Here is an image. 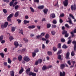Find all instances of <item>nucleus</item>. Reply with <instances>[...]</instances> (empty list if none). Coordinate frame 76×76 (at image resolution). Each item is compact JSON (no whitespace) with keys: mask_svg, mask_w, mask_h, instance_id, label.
I'll return each instance as SVG.
<instances>
[{"mask_svg":"<svg viewBox=\"0 0 76 76\" xmlns=\"http://www.w3.org/2000/svg\"><path fill=\"white\" fill-rule=\"evenodd\" d=\"M29 76H36V74L32 72H30L28 73Z\"/></svg>","mask_w":76,"mask_h":76,"instance_id":"6e6552de","label":"nucleus"},{"mask_svg":"<svg viewBox=\"0 0 76 76\" xmlns=\"http://www.w3.org/2000/svg\"><path fill=\"white\" fill-rule=\"evenodd\" d=\"M69 55H70V52H68L66 53V59H68L69 58Z\"/></svg>","mask_w":76,"mask_h":76,"instance_id":"f8f14e48","label":"nucleus"},{"mask_svg":"<svg viewBox=\"0 0 76 76\" xmlns=\"http://www.w3.org/2000/svg\"><path fill=\"white\" fill-rule=\"evenodd\" d=\"M50 17L52 18H54L56 17L55 14H51L50 15Z\"/></svg>","mask_w":76,"mask_h":76,"instance_id":"9b49d317","label":"nucleus"},{"mask_svg":"<svg viewBox=\"0 0 76 76\" xmlns=\"http://www.w3.org/2000/svg\"><path fill=\"white\" fill-rule=\"evenodd\" d=\"M19 8V6L18 5H16L15 7V10H17V9H18Z\"/></svg>","mask_w":76,"mask_h":76,"instance_id":"864d4df0","label":"nucleus"},{"mask_svg":"<svg viewBox=\"0 0 76 76\" xmlns=\"http://www.w3.org/2000/svg\"><path fill=\"white\" fill-rule=\"evenodd\" d=\"M12 1H11L10 3V6L12 7L13 5V3H14V1H16L17 0H12Z\"/></svg>","mask_w":76,"mask_h":76,"instance_id":"1a4fd4ad","label":"nucleus"},{"mask_svg":"<svg viewBox=\"0 0 76 76\" xmlns=\"http://www.w3.org/2000/svg\"><path fill=\"white\" fill-rule=\"evenodd\" d=\"M53 24H56L57 23L56 20H53Z\"/></svg>","mask_w":76,"mask_h":76,"instance_id":"bf43d9fd","label":"nucleus"},{"mask_svg":"<svg viewBox=\"0 0 76 76\" xmlns=\"http://www.w3.org/2000/svg\"><path fill=\"white\" fill-rule=\"evenodd\" d=\"M9 39L10 41H12V40H13V39H14V38H13V37L12 36H10L9 37Z\"/></svg>","mask_w":76,"mask_h":76,"instance_id":"7c9ffc66","label":"nucleus"},{"mask_svg":"<svg viewBox=\"0 0 76 76\" xmlns=\"http://www.w3.org/2000/svg\"><path fill=\"white\" fill-rule=\"evenodd\" d=\"M48 66H46V65H44L42 67V70L45 71L46 69H47Z\"/></svg>","mask_w":76,"mask_h":76,"instance_id":"2eb2a0df","label":"nucleus"},{"mask_svg":"<svg viewBox=\"0 0 76 76\" xmlns=\"http://www.w3.org/2000/svg\"><path fill=\"white\" fill-rule=\"evenodd\" d=\"M23 60L24 61H26L28 62L30 60V59L29 58V57L28 56H25L23 58Z\"/></svg>","mask_w":76,"mask_h":76,"instance_id":"20e7f679","label":"nucleus"},{"mask_svg":"<svg viewBox=\"0 0 76 76\" xmlns=\"http://www.w3.org/2000/svg\"><path fill=\"white\" fill-rule=\"evenodd\" d=\"M23 40L24 41H25V42L26 43V42H28V40L26 39V38H24L23 39Z\"/></svg>","mask_w":76,"mask_h":76,"instance_id":"f704fd0d","label":"nucleus"},{"mask_svg":"<svg viewBox=\"0 0 76 76\" xmlns=\"http://www.w3.org/2000/svg\"><path fill=\"white\" fill-rule=\"evenodd\" d=\"M68 19L69 21H67L66 22H69V24H73V23H72L70 18L69 17H68Z\"/></svg>","mask_w":76,"mask_h":76,"instance_id":"9d476101","label":"nucleus"},{"mask_svg":"<svg viewBox=\"0 0 76 76\" xmlns=\"http://www.w3.org/2000/svg\"><path fill=\"white\" fill-rule=\"evenodd\" d=\"M4 25L5 28H6V27L8 25H9V23H8V22H5Z\"/></svg>","mask_w":76,"mask_h":76,"instance_id":"4be33fe9","label":"nucleus"},{"mask_svg":"<svg viewBox=\"0 0 76 76\" xmlns=\"http://www.w3.org/2000/svg\"><path fill=\"white\" fill-rule=\"evenodd\" d=\"M2 10L4 14H6V13H7V10L6 9H4L3 10Z\"/></svg>","mask_w":76,"mask_h":76,"instance_id":"b1692460","label":"nucleus"},{"mask_svg":"<svg viewBox=\"0 0 76 76\" xmlns=\"http://www.w3.org/2000/svg\"><path fill=\"white\" fill-rule=\"evenodd\" d=\"M69 16L71 17L72 19H74V20L75 19V17L73 16V15H72V14H69Z\"/></svg>","mask_w":76,"mask_h":76,"instance_id":"c03bdc74","label":"nucleus"},{"mask_svg":"<svg viewBox=\"0 0 76 76\" xmlns=\"http://www.w3.org/2000/svg\"><path fill=\"white\" fill-rule=\"evenodd\" d=\"M64 14L62 13L60 15V17H64Z\"/></svg>","mask_w":76,"mask_h":76,"instance_id":"680f3d73","label":"nucleus"},{"mask_svg":"<svg viewBox=\"0 0 76 76\" xmlns=\"http://www.w3.org/2000/svg\"><path fill=\"white\" fill-rule=\"evenodd\" d=\"M61 58V55H58V59H60L61 61H62V60H63V58Z\"/></svg>","mask_w":76,"mask_h":76,"instance_id":"6ab92c4d","label":"nucleus"},{"mask_svg":"<svg viewBox=\"0 0 76 76\" xmlns=\"http://www.w3.org/2000/svg\"><path fill=\"white\" fill-rule=\"evenodd\" d=\"M59 22L60 23H62L63 22V21L62 19L60 18L59 20Z\"/></svg>","mask_w":76,"mask_h":76,"instance_id":"052dcab7","label":"nucleus"},{"mask_svg":"<svg viewBox=\"0 0 76 76\" xmlns=\"http://www.w3.org/2000/svg\"><path fill=\"white\" fill-rule=\"evenodd\" d=\"M61 43H59L58 45V48H61Z\"/></svg>","mask_w":76,"mask_h":76,"instance_id":"6e6d98bb","label":"nucleus"},{"mask_svg":"<svg viewBox=\"0 0 76 76\" xmlns=\"http://www.w3.org/2000/svg\"><path fill=\"white\" fill-rule=\"evenodd\" d=\"M43 12H44V14H46V15H47L48 14V9H47V8H45L44 10H43Z\"/></svg>","mask_w":76,"mask_h":76,"instance_id":"423d86ee","label":"nucleus"},{"mask_svg":"<svg viewBox=\"0 0 76 76\" xmlns=\"http://www.w3.org/2000/svg\"><path fill=\"white\" fill-rule=\"evenodd\" d=\"M21 69H20L19 71V74H21V73H22V72L23 71V68L21 67Z\"/></svg>","mask_w":76,"mask_h":76,"instance_id":"5701e85b","label":"nucleus"},{"mask_svg":"<svg viewBox=\"0 0 76 76\" xmlns=\"http://www.w3.org/2000/svg\"><path fill=\"white\" fill-rule=\"evenodd\" d=\"M4 2H6V3H9V0H3Z\"/></svg>","mask_w":76,"mask_h":76,"instance_id":"13d9d810","label":"nucleus"},{"mask_svg":"<svg viewBox=\"0 0 76 76\" xmlns=\"http://www.w3.org/2000/svg\"><path fill=\"white\" fill-rule=\"evenodd\" d=\"M13 17V14H11L7 18V20L9 22H12L11 18Z\"/></svg>","mask_w":76,"mask_h":76,"instance_id":"f03ea898","label":"nucleus"},{"mask_svg":"<svg viewBox=\"0 0 76 76\" xmlns=\"http://www.w3.org/2000/svg\"><path fill=\"white\" fill-rule=\"evenodd\" d=\"M45 33H42L41 34V36H44V35H45Z\"/></svg>","mask_w":76,"mask_h":76,"instance_id":"774afa93","label":"nucleus"},{"mask_svg":"<svg viewBox=\"0 0 76 76\" xmlns=\"http://www.w3.org/2000/svg\"><path fill=\"white\" fill-rule=\"evenodd\" d=\"M47 28H50L51 27V24H47Z\"/></svg>","mask_w":76,"mask_h":76,"instance_id":"8fccbe9b","label":"nucleus"},{"mask_svg":"<svg viewBox=\"0 0 76 76\" xmlns=\"http://www.w3.org/2000/svg\"><path fill=\"white\" fill-rule=\"evenodd\" d=\"M71 8L72 10H76V5L75 4H74V5H71Z\"/></svg>","mask_w":76,"mask_h":76,"instance_id":"0eeeda50","label":"nucleus"},{"mask_svg":"<svg viewBox=\"0 0 76 76\" xmlns=\"http://www.w3.org/2000/svg\"><path fill=\"white\" fill-rule=\"evenodd\" d=\"M72 63L73 65V67H74V65L75 64V61H72Z\"/></svg>","mask_w":76,"mask_h":76,"instance_id":"4d7b16f0","label":"nucleus"},{"mask_svg":"<svg viewBox=\"0 0 76 76\" xmlns=\"http://www.w3.org/2000/svg\"><path fill=\"white\" fill-rule=\"evenodd\" d=\"M66 33L65 35V37H67L69 36V33H67V31H66Z\"/></svg>","mask_w":76,"mask_h":76,"instance_id":"c85d7f7f","label":"nucleus"},{"mask_svg":"<svg viewBox=\"0 0 76 76\" xmlns=\"http://www.w3.org/2000/svg\"><path fill=\"white\" fill-rule=\"evenodd\" d=\"M61 42H65V39H64V38L61 39Z\"/></svg>","mask_w":76,"mask_h":76,"instance_id":"79ce46f5","label":"nucleus"},{"mask_svg":"<svg viewBox=\"0 0 76 76\" xmlns=\"http://www.w3.org/2000/svg\"><path fill=\"white\" fill-rule=\"evenodd\" d=\"M71 42H72V40H69H69L67 42V44L68 45L69 44H70V43H71Z\"/></svg>","mask_w":76,"mask_h":76,"instance_id":"e2e57ef3","label":"nucleus"},{"mask_svg":"<svg viewBox=\"0 0 76 76\" xmlns=\"http://www.w3.org/2000/svg\"><path fill=\"white\" fill-rule=\"evenodd\" d=\"M19 12H17L14 15L15 17H18L19 16Z\"/></svg>","mask_w":76,"mask_h":76,"instance_id":"aec40b11","label":"nucleus"},{"mask_svg":"<svg viewBox=\"0 0 76 76\" xmlns=\"http://www.w3.org/2000/svg\"><path fill=\"white\" fill-rule=\"evenodd\" d=\"M32 56L33 57H35V56H36V53H35V52H33L32 53Z\"/></svg>","mask_w":76,"mask_h":76,"instance_id":"e433bc0d","label":"nucleus"},{"mask_svg":"<svg viewBox=\"0 0 76 76\" xmlns=\"http://www.w3.org/2000/svg\"><path fill=\"white\" fill-rule=\"evenodd\" d=\"M67 64H68L69 65H71V62H70V61H67Z\"/></svg>","mask_w":76,"mask_h":76,"instance_id":"49530a36","label":"nucleus"},{"mask_svg":"<svg viewBox=\"0 0 76 76\" xmlns=\"http://www.w3.org/2000/svg\"><path fill=\"white\" fill-rule=\"evenodd\" d=\"M26 50V49L25 48L23 49L22 50V52L23 53V52H25V50Z\"/></svg>","mask_w":76,"mask_h":76,"instance_id":"69168bd1","label":"nucleus"},{"mask_svg":"<svg viewBox=\"0 0 76 76\" xmlns=\"http://www.w3.org/2000/svg\"><path fill=\"white\" fill-rule=\"evenodd\" d=\"M10 76H15V73L13 71H10Z\"/></svg>","mask_w":76,"mask_h":76,"instance_id":"dca6fc26","label":"nucleus"},{"mask_svg":"<svg viewBox=\"0 0 76 76\" xmlns=\"http://www.w3.org/2000/svg\"><path fill=\"white\" fill-rule=\"evenodd\" d=\"M42 59H39V63H40V64H41L42 62Z\"/></svg>","mask_w":76,"mask_h":76,"instance_id":"09e8293b","label":"nucleus"},{"mask_svg":"<svg viewBox=\"0 0 76 76\" xmlns=\"http://www.w3.org/2000/svg\"><path fill=\"white\" fill-rule=\"evenodd\" d=\"M3 39V36L2 35L1 36H0V41H1Z\"/></svg>","mask_w":76,"mask_h":76,"instance_id":"a19ab883","label":"nucleus"},{"mask_svg":"<svg viewBox=\"0 0 76 76\" xmlns=\"http://www.w3.org/2000/svg\"><path fill=\"white\" fill-rule=\"evenodd\" d=\"M15 31V27H11V31L12 32H14Z\"/></svg>","mask_w":76,"mask_h":76,"instance_id":"bb28decb","label":"nucleus"},{"mask_svg":"<svg viewBox=\"0 0 76 76\" xmlns=\"http://www.w3.org/2000/svg\"><path fill=\"white\" fill-rule=\"evenodd\" d=\"M56 33V31H51V34H52V35L54 36V35H55Z\"/></svg>","mask_w":76,"mask_h":76,"instance_id":"473e14b6","label":"nucleus"},{"mask_svg":"<svg viewBox=\"0 0 76 76\" xmlns=\"http://www.w3.org/2000/svg\"><path fill=\"white\" fill-rule=\"evenodd\" d=\"M18 58L19 61H21L22 59V56L21 55H20L18 56Z\"/></svg>","mask_w":76,"mask_h":76,"instance_id":"a211bd4d","label":"nucleus"},{"mask_svg":"<svg viewBox=\"0 0 76 76\" xmlns=\"http://www.w3.org/2000/svg\"><path fill=\"white\" fill-rule=\"evenodd\" d=\"M34 52L35 53H38V49H36L34 50Z\"/></svg>","mask_w":76,"mask_h":76,"instance_id":"5fc2aeb1","label":"nucleus"},{"mask_svg":"<svg viewBox=\"0 0 76 76\" xmlns=\"http://www.w3.org/2000/svg\"><path fill=\"white\" fill-rule=\"evenodd\" d=\"M30 37H34V36H35V34H30Z\"/></svg>","mask_w":76,"mask_h":76,"instance_id":"0e129e2a","label":"nucleus"},{"mask_svg":"<svg viewBox=\"0 0 76 76\" xmlns=\"http://www.w3.org/2000/svg\"><path fill=\"white\" fill-rule=\"evenodd\" d=\"M65 26L67 28H70V26H69V25L68 24H66L65 25Z\"/></svg>","mask_w":76,"mask_h":76,"instance_id":"37998d69","label":"nucleus"},{"mask_svg":"<svg viewBox=\"0 0 76 76\" xmlns=\"http://www.w3.org/2000/svg\"><path fill=\"white\" fill-rule=\"evenodd\" d=\"M73 44H74V50L75 52L76 51V41L74 40L72 42Z\"/></svg>","mask_w":76,"mask_h":76,"instance_id":"7ed1b4c3","label":"nucleus"},{"mask_svg":"<svg viewBox=\"0 0 76 76\" xmlns=\"http://www.w3.org/2000/svg\"><path fill=\"white\" fill-rule=\"evenodd\" d=\"M62 50H59L58 52L57 53V54L59 55V54H60V53H62Z\"/></svg>","mask_w":76,"mask_h":76,"instance_id":"2f4dec72","label":"nucleus"},{"mask_svg":"<svg viewBox=\"0 0 76 76\" xmlns=\"http://www.w3.org/2000/svg\"><path fill=\"white\" fill-rule=\"evenodd\" d=\"M47 54L48 55H49V56H50L51 55H52L53 53L52 52H51L50 51H48L47 52Z\"/></svg>","mask_w":76,"mask_h":76,"instance_id":"f3484780","label":"nucleus"},{"mask_svg":"<svg viewBox=\"0 0 76 76\" xmlns=\"http://www.w3.org/2000/svg\"><path fill=\"white\" fill-rule=\"evenodd\" d=\"M35 28V26L34 25L29 26H28V28L29 29H34Z\"/></svg>","mask_w":76,"mask_h":76,"instance_id":"4468645a","label":"nucleus"},{"mask_svg":"<svg viewBox=\"0 0 76 76\" xmlns=\"http://www.w3.org/2000/svg\"><path fill=\"white\" fill-rule=\"evenodd\" d=\"M44 7V5H41V6H39V9H43Z\"/></svg>","mask_w":76,"mask_h":76,"instance_id":"72a5a7b5","label":"nucleus"},{"mask_svg":"<svg viewBox=\"0 0 76 76\" xmlns=\"http://www.w3.org/2000/svg\"><path fill=\"white\" fill-rule=\"evenodd\" d=\"M62 48L64 49H66L68 48V46H66V45H64L62 46Z\"/></svg>","mask_w":76,"mask_h":76,"instance_id":"c756f323","label":"nucleus"},{"mask_svg":"<svg viewBox=\"0 0 76 76\" xmlns=\"http://www.w3.org/2000/svg\"><path fill=\"white\" fill-rule=\"evenodd\" d=\"M69 67V66L67 64H62L60 65V68L62 69H63L65 67Z\"/></svg>","mask_w":76,"mask_h":76,"instance_id":"f257e3e1","label":"nucleus"},{"mask_svg":"<svg viewBox=\"0 0 76 76\" xmlns=\"http://www.w3.org/2000/svg\"><path fill=\"white\" fill-rule=\"evenodd\" d=\"M53 50H54V52H55L56 51L57 49L55 47H53Z\"/></svg>","mask_w":76,"mask_h":76,"instance_id":"de8ad7c7","label":"nucleus"},{"mask_svg":"<svg viewBox=\"0 0 76 76\" xmlns=\"http://www.w3.org/2000/svg\"><path fill=\"white\" fill-rule=\"evenodd\" d=\"M1 26L2 28V29H4V28H5V26L4 24L2 23L1 24Z\"/></svg>","mask_w":76,"mask_h":76,"instance_id":"cd10ccee","label":"nucleus"},{"mask_svg":"<svg viewBox=\"0 0 76 76\" xmlns=\"http://www.w3.org/2000/svg\"><path fill=\"white\" fill-rule=\"evenodd\" d=\"M52 27L53 28H56L57 27L56 25H52Z\"/></svg>","mask_w":76,"mask_h":76,"instance_id":"338daca9","label":"nucleus"},{"mask_svg":"<svg viewBox=\"0 0 76 76\" xmlns=\"http://www.w3.org/2000/svg\"><path fill=\"white\" fill-rule=\"evenodd\" d=\"M63 4L65 6H67L68 4V0H65V1L63 2Z\"/></svg>","mask_w":76,"mask_h":76,"instance_id":"39448f33","label":"nucleus"},{"mask_svg":"<svg viewBox=\"0 0 76 76\" xmlns=\"http://www.w3.org/2000/svg\"><path fill=\"white\" fill-rule=\"evenodd\" d=\"M18 2H15L13 5V7H15V6L16 5V4H18Z\"/></svg>","mask_w":76,"mask_h":76,"instance_id":"3c124183","label":"nucleus"},{"mask_svg":"<svg viewBox=\"0 0 76 76\" xmlns=\"http://www.w3.org/2000/svg\"><path fill=\"white\" fill-rule=\"evenodd\" d=\"M30 71H31V69L29 68L26 70V72H30Z\"/></svg>","mask_w":76,"mask_h":76,"instance_id":"ea45409f","label":"nucleus"},{"mask_svg":"<svg viewBox=\"0 0 76 76\" xmlns=\"http://www.w3.org/2000/svg\"><path fill=\"white\" fill-rule=\"evenodd\" d=\"M17 20L18 22V23L19 24L20 23L22 22V20L19 19H17Z\"/></svg>","mask_w":76,"mask_h":76,"instance_id":"a18cd8bd","label":"nucleus"},{"mask_svg":"<svg viewBox=\"0 0 76 76\" xmlns=\"http://www.w3.org/2000/svg\"><path fill=\"white\" fill-rule=\"evenodd\" d=\"M8 63L9 64H11L12 63V60L10 59V58H8Z\"/></svg>","mask_w":76,"mask_h":76,"instance_id":"393cba45","label":"nucleus"},{"mask_svg":"<svg viewBox=\"0 0 76 76\" xmlns=\"http://www.w3.org/2000/svg\"><path fill=\"white\" fill-rule=\"evenodd\" d=\"M62 34H65V35H66V31L65 30H63V31H62Z\"/></svg>","mask_w":76,"mask_h":76,"instance_id":"58836bf2","label":"nucleus"},{"mask_svg":"<svg viewBox=\"0 0 76 76\" xmlns=\"http://www.w3.org/2000/svg\"><path fill=\"white\" fill-rule=\"evenodd\" d=\"M30 9L31 10V12H35V10H34V9H33L32 7H30Z\"/></svg>","mask_w":76,"mask_h":76,"instance_id":"c9c22d12","label":"nucleus"},{"mask_svg":"<svg viewBox=\"0 0 76 76\" xmlns=\"http://www.w3.org/2000/svg\"><path fill=\"white\" fill-rule=\"evenodd\" d=\"M0 56H1L2 58H4V53H0Z\"/></svg>","mask_w":76,"mask_h":76,"instance_id":"a878e982","label":"nucleus"},{"mask_svg":"<svg viewBox=\"0 0 76 76\" xmlns=\"http://www.w3.org/2000/svg\"><path fill=\"white\" fill-rule=\"evenodd\" d=\"M24 24H27V23H29V21H27L26 20H24Z\"/></svg>","mask_w":76,"mask_h":76,"instance_id":"412c9836","label":"nucleus"},{"mask_svg":"<svg viewBox=\"0 0 76 76\" xmlns=\"http://www.w3.org/2000/svg\"><path fill=\"white\" fill-rule=\"evenodd\" d=\"M75 54V53L74 52V51H72L71 53V56H74Z\"/></svg>","mask_w":76,"mask_h":76,"instance_id":"4c0bfd02","label":"nucleus"},{"mask_svg":"<svg viewBox=\"0 0 76 76\" xmlns=\"http://www.w3.org/2000/svg\"><path fill=\"white\" fill-rule=\"evenodd\" d=\"M45 37L46 38V39H48V38H49V35L48 34H47L46 35Z\"/></svg>","mask_w":76,"mask_h":76,"instance_id":"603ef678","label":"nucleus"},{"mask_svg":"<svg viewBox=\"0 0 76 76\" xmlns=\"http://www.w3.org/2000/svg\"><path fill=\"white\" fill-rule=\"evenodd\" d=\"M14 45L16 47H18L19 46V43L17 42H14Z\"/></svg>","mask_w":76,"mask_h":76,"instance_id":"ddd939ff","label":"nucleus"}]
</instances>
